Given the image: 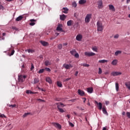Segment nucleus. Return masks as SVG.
I'll return each mask as SVG.
<instances>
[{"mask_svg":"<svg viewBox=\"0 0 130 130\" xmlns=\"http://www.w3.org/2000/svg\"><path fill=\"white\" fill-rule=\"evenodd\" d=\"M96 26L98 28V31L101 32L102 31H103V28L104 26L102 24V22L101 21H98L96 23Z\"/></svg>","mask_w":130,"mask_h":130,"instance_id":"obj_1","label":"nucleus"},{"mask_svg":"<svg viewBox=\"0 0 130 130\" xmlns=\"http://www.w3.org/2000/svg\"><path fill=\"white\" fill-rule=\"evenodd\" d=\"M26 76L25 75H18V82L20 83H23L25 81V79H26Z\"/></svg>","mask_w":130,"mask_h":130,"instance_id":"obj_2","label":"nucleus"},{"mask_svg":"<svg viewBox=\"0 0 130 130\" xmlns=\"http://www.w3.org/2000/svg\"><path fill=\"white\" fill-rule=\"evenodd\" d=\"M91 18H92V14H87L85 18V23H89L91 20Z\"/></svg>","mask_w":130,"mask_h":130,"instance_id":"obj_3","label":"nucleus"},{"mask_svg":"<svg viewBox=\"0 0 130 130\" xmlns=\"http://www.w3.org/2000/svg\"><path fill=\"white\" fill-rule=\"evenodd\" d=\"M52 125L56 127V128H58L59 129H61V125H60L58 123L56 122H53L52 123Z\"/></svg>","mask_w":130,"mask_h":130,"instance_id":"obj_4","label":"nucleus"},{"mask_svg":"<svg viewBox=\"0 0 130 130\" xmlns=\"http://www.w3.org/2000/svg\"><path fill=\"white\" fill-rule=\"evenodd\" d=\"M84 54L86 56H94L95 54L92 52H85Z\"/></svg>","mask_w":130,"mask_h":130,"instance_id":"obj_5","label":"nucleus"},{"mask_svg":"<svg viewBox=\"0 0 130 130\" xmlns=\"http://www.w3.org/2000/svg\"><path fill=\"white\" fill-rule=\"evenodd\" d=\"M63 68H64L66 70H70V69H71V68H73V66L71 64H69L64 63L63 64Z\"/></svg>","mask_w":130,"mask_h":130,"instance_id":"obj_6","label":"nucleus"},{"mask_svg":"<svg viewBox=\"0 0 130 130\" xmlns=\"http://www.w3.org/2000/svg\"><path fill=\"white\" fill-rule=\"evenodd\" d=\"M62 24H58L57 28H56V30L57 31H60V32H64L63 29H62Z\"/></svg>","mask_w":130,"mask_h":130,"instance_id":"obj_7","label":"nucleus"},{"mask_svg":"<svg viewBox=\"0 0 130 130\" xmlns=\"http://www.w3.org/2000/svg\"><path fill=\"white\" fill-rule=\"evenodd\" d=\"M99 9H102L103 8V2L102 0H100L98 2Z\"/></svg>","mask_w":130,"mask_h":130,"instance_id":"obj_8","label":"nucleus"},{"mask_svg":"<svg viewBox=\"0 0 130 130\" xmlns=\"http://www.w3.org/2000/svg\"><path fill=\"white\" fill-rule=\"evenodd\" d=\"M78 93L80 96H85V92L81 89L78 90Z\"/></svg>","mask_w":130,"mask_h":130,"instance_id":"obj_9","label":"nucleus"},{"mask_svg":"<svg viewBox=\"0 0 130 130\" xmlns=\"http://www.w3.org/2000/svg\"><path fill=\"white\" fill-rule=\"evenodd\" d=\"M94 103L95 104H97V105H98L99 108V109H100V110H101V109H102V103H98V102L95 101H94Z\"/></svg>","mask_w":130,"mask_h":130,"instance_id":"obj_10","label":"nucleus"},{"mask_svg":"<svg viewBox=\"0 0 130 130\" xmlns=\"http://www.w3.org/2000/svg\"><path fill=\"white\" fill-rule=\"evenodd\" d=\"M41 44L43 45V46H48V42H45L44 41H40Z\"/></svg>","mask_w":130,"mask_h":130,"instance_id":"obj_11","label":"nucleus"},{"mask_svg":"<svg viewBox=\"0 0 130 130\" xmlns=\"http://www.w3.org/2000/svg\"><path fill=\"white\" fill-rule=\"evenodd\" d=\"M109 10H110V11H112V12H115V8L112 5H109Z\"/></svg>","mask_w":130,"mask_h":130,"instance_id":"obj_12","label":"nucleus"},{"mask_svg":"<svg viewBox=\"0 0 130 130\" xmlns=\"http://www.w3.org/2000/svg\"><path fill=\"white\" fill-rule=\"evenodd\" d=\"M112 76H118L119 75H121V72H113L111 73Z\"/></svg>","mask_w":130,"mask_h":130,"instance_id":"obj_13","label":"nucleus"},{"mask_svg":"<svg viewBox=\"0 0 130 130\" xmlns=\"http://www.w3.org/2000/svg\"><path fill=\"white\" fill-rule=\"evenodd\" d=\"M87 91L88 93L91 94V93H93L94 89H93V87H88V88H87Z\"/></svg>","mask_w":130,"mask_h":130,"instance_id":"obj_14","label":"nucleus"},{"mask_svg":"<svg viewBox=\"0 0 130 130\" xmlns=\"http://www.w3.org/2000/svg\"><path fill=\"white\" fill-rule=\"evenodd\" d=\"M82 38H83V36L81 35H78L76 36V40L77 41H81L82 40Z\"/></svg>","mask_w":130,"mask_h":130,"instance_id":"obj_15","label":"nucleus"},{"mask_svg":"<svg viewBox=\"0 0 130 130\" xmlns=\"http://www.w3.org/2000/svg\"><path fill=\"white\" fill-rule=\"evenodd\" d=\"M74 25V20H70L67 22V26H72Z\"/></svg>","mask_w":130,"mask_h":130,"instance_id":"obj_16","label":"nucleus"},{"mask_svg":"<svg viewBox=\"0 0 130 130\" xmlns=\"http://www.w3.org/2000/svg\"><path fill=\"white\" fill-rule=\"evenodd\" d=\"M27 51L28 53H34V52H35V50L32 49L25 50V52H27Z\"/></svg>","mask_w":130,"mask_h":130,"instance_id":"obj_17","label":"nucleus"},{"mask_svg":"<svg viewBox=\"0 0 130 130\" xmlns=\"http://www.w3.org/2000/svg\"><path fill=\"white\" fill-rule=\"evenodd\" d=\"M118 62V60L117 59H114L112 62H111V64H112V66H116V64H117Z\"/></svg>","mask_w":130,"mask_h":130,"instance_id":"obj_18","label":"nucleus"},{"mask_svg":"<svg viewBox=\"0 0 130 130\" xmlns=\"http://www.w3.org/2000/svg\"><path fill=\"white\" fill-rule=\"evenodd\" d=\"M30 22H31L29 23L30 26H34V25H35V22H36V20L30 19Z\"/></svg>","mask_w":130,"mask_h":130,"instance_id":"obj_19","label":"nucleus"},{"mask_svg":"<svg viewBox=\"0 0 130 130\" xmlns=\"http://www.w3.org/2000/svg\"><path fill=\"white\" fill-rule=\"evenodd\" d=\"M46 82H47V83H49V84H52V80H51V79H50V77H46Z\"/></svg>","mask_w":130,"mask_h":130,"instance_id":"obj_20","label":"nucleus"},{"mask_svg":"<svg viewBox=\"0 0 130 130\" xmlns=\"http://www.w3.org/2000/svg\"><path fill=\"white\" fill-rule=\"evenodd\" d=\"M57 107L59 112H60L61 113H63V112H64V110H63V109H62V108H60V106H59L58 105L57 106Z\"/></svg>","mask_w":130,"mask_h":130,"instance_id":"obj_21","label":"nucleus"},{"mask_svg":"<svg viewBox=\"0 0 130 130\" xmlns=\"http://www.w3.org/2000/svg\"><path fill=\"white\" fill-rule=\"evenodd\" d=\"M66 18H67V16H66L64 14L60 15V20H61V21H64Z\"/></svg>","mask_w":130,"mask_h":130,"instance_id":"obj_22","label":"nucleus"},{"mask_svg":"<svg viewBox=\"0 0 130 130\" xmlns=\"http://www.w3.org/2000/svg\"><path fill=\"white\" fill-rule=\"evenodd\" d=\"M87 3V1L86 0H80L79 1V5H85Z\"/></svg>","mask_w":130,"mask_h":130,"instance_id":"obj_23","label":"nucleus"},{"mask_svg":"<svg viewBox=\"0 0 130 130\" xmlns=\"http://www.w3.org/2000/svg\"><path fill=\"white\" fill-rule=\"evenodd\" d=\"M62 10V13H64V14H68L69 13V9L67 8H63Z\"/></svg>","mask_w":130,"mask_h":130,"instance_id":"obj_24","label":"nucleus"},{"mask_svg":"<svg viewBox=\"0 0 130 130\" xmlns=\"http://www.w3.org/2000/svg\"><path fill=\"white\" fill-rule=\"evenodd\" d=\"M126 87L130 90V82H127L125 83Z\"/></svg>","mask_w":130,"mask_h":130,"instance_id":"obj_25","label":"nucleus"},{"mask_svg":"<svg viewBox=\"0 0 130 130\" xmlns=\"http://www.w3.org/2000/svg\"><path fill=\"white\" fill-rule=\"evenodd\" d=\"M92 49L93 51H95V52H98V47H97V46L92 47Z\"/></svg>","mask_w":130,"mask_h":130,"instance_id":"obj_26","label":"nucleus"},{"mask_svg":"<svg viewBox=\"0 0 130 130\" xmlns=\"http://www.w3.org/2000/svg\"><path fill=\"white\" fill-rule=\"evenodd\" d=\"M22 18H23V16H19V17L16 18V21H17V22H19V21H21V20H22Z\"/></svg>","mask_w":130,"mask_h":130,"instance_id":"obj_27","label":"nucleus"},{"mask_svg":"<svg viewBox=\"0 0 130 130\" xmlns=\"http://www.w3.org/2000/svg\"><path fill=\"white\" fill-rule=\"evenodd\" d=\"M76 52H77V51H76V49H73V50L70 51V53L72 55H75V53H76Z\"/></svg>","mask_w":130,"mask_h":130,"instance_id":"obj_28","label":"nucleus"},{"mask_svg":"<svg viewBox=\"0 0 130 130\" xmlns=\"http://www.w3.org/2000/svg\"><path fill=\"white\" fill-rule=\"evenodd\" d=\"M107 61H108V60H99V62H100V63H105V62H107Z\"/></svg>","mask_w":130,"mask_h":130,"instance_id":"obj_29","label":"nucleus"},{"mask_svg":"<svg viewBox=\"0 0 130 130\" xmlns=\"http://www.w3.org/2000/svg\"><path fill=\"white\" fill-rule=\"evenodd\" d=\"M26 94H36V92H33L32 91L30 90H27Z\"/></svg>","mask_w":130,"mask_h":130,"instance_id":"obj_30","label":"nucleus"},{"mask_svg":"<svg viewBox=\"0 0 130 130\" xmlns=\"http://www.w3.org/2000/svg\"><path fill=\"white\" fill-rule=\"evenodd\" d=\"M115 87H116V90L118 92V90L119 89V86L118 83L116 82V83H115Z\"/></svg>","mask_w":130,"mask_h":130,"instance_id":"obj_31","label":"nucleus"},{"mask_svg":"<svg viewBox=\"0 0 130 130\" xmlns=\"http://www.w3.org/2000/svg\"><path fill=\"white\" fill-rule=\"evenodd\" d=\"M57 85L58 87H59L60 88H61V87H62V84H61V82L59 81L57 82Z\"/></svg>","mask_w":130,"mask_h":130,"instance_id":"obj_32","label":"nucleus"},{"mask_svg":"<svg viewBox=\"0 0 130 130\" xmlns=\"http://www.w3.org/2000/svg\"><path fill=\"white\" fill-rule=\"evenodd\" d=\"M45 65L47 67V66H50V62L48 60H46L45 61Z\"/></svg>","mask_w":130,"mask_h":130,"instance_id":"obj_33","label":"nucleus"},{"mask_svg":"<svg viewBox=\"0 0 130 130\" xmlns=\"http://www.w3.org/2000/svg\"><path fill=\"white\" fill-rule=\"evenodd\" d=\"M44 71H45V69H40L38 71V74H43V73H44Z\"/></svg>","mask_w":130,"mask_h":130,"instance_id":"obj_34","label":"nucleus"},{"mask_svg":"<svg viewBox=\"0 0 130 130\" xmlns=\"http://www.w3.org/2000/svg\"><path fill=\"white\" fill-rule=\"evenodd\" d=\"M121 54V51L118 50L116 52H115V55L117 56V55H118V54Z\"/></svg>","mask_w":130,"mask_h":130,"instance_id":"obj_35","label":"nucleus"},{"mask_svg":"<svg viewBox=\"0 0 130 130\" xmlns=\"http://www.w3.org/2000/svg\"><path fill=\"white\" fill-rule=\"evenodd\" d=\"M103 112L104 114H108L107 113V111H106V109L105 108H103Z\"/></svg>","mask_w":130,"mask_h":130,"instance_id":"obj_36","label":"nucleus"},{"mask_svg":"<svg viewBox=\"0 0 130 130\" xmlns=\"http://www.w3.org/2000/svg\"><path fill=\"white\" fill-rule=\"evenodd\" d=\"M39 82V79L38 78H35L34 79V84H37V83Z\"/></svg>","mask_w":130,"mask_h":130,"instance_id":"obj_37","label":"nucleus"},{"mask_svg":"<svg viewBox=\"0 0 130 130\" xmlns=\"http://www.w3.org/2000/svg\"><path fill=\"white\" fill-rule=\"evenodd\" d=\"M56 105H59V106H60H60H61V107H64V106H66V105H64L63 104H62V103H56Z\"/></svg>","mask_w":130,"mask_h":130,"instance_id":"obj_38","label":"nucleus"},{"mask_svg":"<svg viewBox=\"0 0 130 130\" xmlns=\"http://www.w3.org/2000/svg\"><path fill=\"white\" fill-rule=\"evenodd\" d=\"M72 6L74 7V8H77V3H76V2H74L72 3Z\"/></svg>","mask_w":130,"mask_h":130,"instance_id":"obj_39","label":"nucleus"},{"mask_svg":"<svg viewBox=\"0 0 130 130\" xmlns=\"http://www.w3.org/2000/svg\"><path fill=\"white\" fill-rule=\"evenodd\" d=\"M99 75H101L102 74V69H101V68H99V72H98Z\"/></svg>","mask_w":130,"mask_h":130,"instance_id":"obj_40","label":"nucleus"},{"mask_svg":"<svg viewBox=\"0 0 130 130\" xmlns=\"http://www.w3.org/2000/svg\"><path fill=\"white\" fill-rule=\"evenodd\" d=\"M30 114V113H25L23 115V117H26V116H28Z\"/></svg>","mask_w":130,"mask_h":130,"instance_id":"obj_41","label":"nucleus"},{"mask_svg":"<svg viewBox=\"0 0 130 130\" xmlns=\"http://www.w3.org/2000/svg\"><path fill=\"white\" fill-rule=\"evenodd\" d=\"M82 66H83V67H86L87 68L90 67V65L89 64L86 63L82 64Z\"/></svg>","mask_w":130,"mask_h":130,"instance_id":"obj_42","label":"nucleus"},{"mask_svg":"<svg viewBox=\"0 0 130 130\" xmlns=\"http://www.w3.org/2000/svg\"><path fill=\"white\" fill-rule=\"evenodd\" d=\"M37 101H39V102H45V101L43 100H41V99H38Z\"/></svg>","mask_w":130,"mask_h":130,"instance_id":"obj_43","label":"nucleus"},{"mask_svg":"<svg viewBox=\"0 0 130 130\" xmlns=\"http://www.w3.org/2000/svg\"><path fill=\"white\" fill-rule=\"evenodd\" d=\"M45 70V71H46L47 72H51V70L50 68H46L45 69H44Z\"/></svg>","mask_w":130,"mask_h":130,"instance_id":"obj_44","label":"nucleus"},{"mask_svg":"<svg viewBox=\"0 0 130 130\" xmlns=\"http://www.w3.org/2000/svg\"><path fill=\"white\" fill-rule=\"evenodd\" d=\"M8 106H9V107H12V108H14V107H16V104H14V105H8Z\"/></svg>","mask_w":130,"mask_h":130,"instance_id":"obj_45","label":"nucleus"},{"mask_svg":"<svg viewBox=\"0 0 130 130\" xmlns=\"http://www.w3.org/2000/svg\"><path fill=\"white\" fill-rule=\"evenodd\" d=\"M58 49H61V48H62V45L59 44L58 45Z\"/></svg>","mask_w":130,"mask_h":130,"instance_id":"obj_46","label":"nucleus"},{"mask_svg":"<svg viewBox=\"0 0 130 130\" xmlns=\"http://www.w3.org/2000/svg\"><path fill=\"white\" fill-rule=\"evenodd\" d=\"M75 57H76V58H79V53H77L74 55Z\"/></svg>","mask_w":130,"mask_h":130,"instance_id":"obj_47","label":"nucleus"},{"mask_svg":"<svg viewBox=\"0 0 130 130\" xmlns=\"http://www.w3.org/2000/svg\"><path fill=\"white\" fill-rule=\"evenodd\" d=\"M119 37V35L118 34H117L114 36V38L115 39H117Z\"/></svg>","mask_w":130,"mask_h":130,"instance_id":"obj_48","label":"nucleus"},{"mask_svg":"<svg viewBox=\"0 0 130 130\" xmlns=\"http://www.w3.org/2000/svg\"><path fill=\"white\" fill-rule=\"evenodd\" d=\"M69 124H70V126H72V127H74V126H75L74 124H73V123H72L71 122H69Z\"/></svg>","mask_w":130,"mask_h":130,"instance_id":"obj_49","label":"nucleus"},{"mask_svg":"<svg viewBox=\"0 0 130 130\" xmlns=\"http://www.w3.org/2000/svg\"><path fill=\"white\" fill-rule=\"evenodd\" d=\"M126 115H127V117H128V118H130V112H127L126 113Z\"/></svg>","mask_w":130,"mask_h":130,"instance_id":"obj_50","label":"nucleus"},{"mask_svg":"<svg viewBox=\"0 0 130 130\" xmlns=\"http://www.w3.org/2000/svg\"><path fill=\"white\" fill-rule=\"evenodd\" d=\"M33 70H34V65H33V64L31 63V66L30 70L33 71Z\"/></svg>","mask_w":130,"mask_h":130,"instance_id":"obj_51","label":"nucleus"},{"mask_svg":"<svg viewBox=\"0 0 130 130\" xmlns=\"http://www.w3.org/2000/svg\"><path fill=\"white\" fill-rule=\"evenodd\" d=\"M78 74H79V71H76L74 75L75 76V77H77L78 76Z\"/></svg>","mask_w":130,"mask_h":130,"instance_id":"obj_52","label":"nucleus"},{"mask_svg":"<svg viewBox=\"0 0 130 130\" xmlns=\"http://www.w3.org/2000/svg\"><path fill=\"white\" fill-rule=\"evenodd\" d=\"M76 100H77V99H74L71 100H70L69 101H71V102H75V101H76Z\"/></svg>","mask_w":130,"mask_h":130,"instance_id":"obj_53","label":"nucleus"},{"mask_svg":"<svg viewBox=\"0 0 130 130\" xmlns=\"http://www.w3.org/2000/svg\"><path fill=\"white\" fill-rule=\"evenodd\" d=\"M0 117H6V116H5L4 114H0Z\"/></svg>","mask_w":130,"mask_h":130,"instance_id":"obj_54","label":"nucleus"},{"mask_svg":"<svg viewBox=\"0 0 130 130\" xmlns=\"http://www.w3.org/2000/svg\"><path fill=\"white\" fill-rule=\"evenodd\" d=\"M71 80V78H67L65 79L64 82H68V81H70Z\"/></svg>","mask_w":130,"mask_h":130,"instance_id":"obj_55","label":"nucleus"},{"mask_svg":"<svg viewBox=\"0 0 130 130\" xmlns=\"http://www.w3.org/2000/svg\"><path fill=\"white\" fill-rule=\"evenodd\" d=\"M62 45H63V46H67V45H68V43H64L62 44Z\"/></svg>","mask_w":130,"mask_h":130,"instance_id":"obj_56","label":"nucleus"},{"mask_svg":"<svg viewBox=\"0 0 130 130\" xmlns=\"http://www.w3.org/2000/svg\"><path fill=\"white\" fill-rule=\"evenodd\" d=\"M14 53H15V50H13L11 53V55H14Z\"/></svg>","mask_w":130,"mask_h":130,"instance_id":"obj_57","label":"nucleus"},{"mask_svg":"<svg viewBox=\"0 0 130 130\" xmlns=\"http://www.w3.org/2000/svg\"><path fill=\"white\" fill-rule=\"evenodd\" d=\"M105 75H109V71H107L105 73Z\"/></svg>","mask_w":130,"mask_h":130,"instance_id":"obj_58","label":"nucleus"},{"mask_svg":"<svg viewBox=\"0 0 130 130\" xmlns=\"http://www.w3.org/2000/svg\"><path fill=\"white\" fill-rule=\"evenodd\" d=\"M83 103H85V102H86V98H83Z\"/></svg>","mask_w":130,"mask_h":130,"instance_id":"obj_59","label":"nucleus"},{"mask_svg":"<svg viewBox=\"0 0 130 130\" xmlns=\"http://www.w3.org/2000/svg\"><path fill=\"white\" fill-rule=\"evenodd\" d=\"M67 117H68V118L70 119L71 118V116L70 115H67Z\"/></svg>","mask_w":130,"mask_h":130,"instance_id":"obj_60","label":"nucleus"},{"mask_svg":"<svg viewBox=\"0 0 130 130\" xmlns=\"http://www.w3.org/2000/svg\"><path fill=\"white\" fill-rule=\"evenodd\" d=\"M106 105H108V104H109V102L106 101Z\"/></svg>","mask_w":130,"mask_h":130,"instance_id":"obj_61","label":"nucleus"},{"mask_svg":"<svg viewBox=\"0 0 130 130\" xmlns=\"http://www.w3.org/2000/svg\"><path fill=\"white\" fill-rule=\"evenodd\" d=\"M54 37H51L50 38V40H52L53 39H54Z\"/></svg>","mask_w":130,"mask_h":130,"instance_id":"obj_62","label":"nucleus"},{"mask_svg":"<svg viewBox=\"0 0 130 130\" xmlns=\"http://www.w3.org/2000/svg\"><path fill=\"white\" fill-rule=\"evenodd\" d=\"M130 2V0H126V3L128 4Z\"/></svg>","mask_w":130,"mask_h":130,"instance_id":"obj_63","label":"nucleus"},{"mask_svg":"<svg viewBox=\"0 0 130 130\" xmlns=\"http://www.w3.org/2000/svg\"><path fill=\"white\" fill-rule=\"evenodd\" d=\"M106 129H107V128L105 127H103V130H106Z\"/></svg>","mask_w":130,"mask_h":130,"instance_id":"obj_64","label":"nucleus"}]
</instances>
